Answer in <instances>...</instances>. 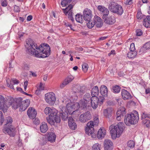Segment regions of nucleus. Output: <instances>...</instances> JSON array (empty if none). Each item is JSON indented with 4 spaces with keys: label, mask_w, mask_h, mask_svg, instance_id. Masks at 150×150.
I'll use <instances>...</instances> for the list:
<instances>
[{
    "label": "nucleus",
    "mask_w": 150,
    "mask_h": 150,
    "mask_svg": "<svg viewBox=\"0 0 150 150\" xmlns=\"http://www.w3.org/2000/svg\"><path fill=\"white\" fill-rule=\"evenodd\" d=\"M72 0H62L61 2V5L63 7L67 6L69 4Z\"/></svg>",
    "instance_id": "40"
},
{
    "label": "nucleus",
    "mask_w": 150,
    "mask_h": 150,
    "mask_svg": "<svg viewBox=\"0 0 150 150\" xmlns=\"http://www.w3.org/2000/svg\"><path fill=\"white\" fill-rule=\"evenodd\" d=\"M121 95L123 99L124 100L130 99L132 98V96L130 93L125 89L122 90Z\"/></svg>",
    "instance_id": "26"
},
{
    "label": "nucleus",
    "mask_w": 150,
    "mask_h": 150,
    "mask_svg": "<svg viewBox=\"0 0 150 150\" xmlns=\"http://www.w3.org/2000/svg\"><path fill=\"white\" fill-rule=\"evenodd\" d=\"M67 85V84L65 81H64L63 82L60 84V87L61 88H63Z\"/></svg>",
    "instance_id": "61"
},
{
    "label": "nucleus",
    "mask_w": 150,
    "mask_h": 150,
    "mask_svg": "<svg viewBox=\"0 0 150 150\" xmlns=\"http://www.w3.org/2000/svg\"><path fill=\"white\" fill-rule=\"evenodd\" d=\"M112 109L111 108H108L105 110L103 111L104 116L106 117H110L112 116Z\"/></svg>",
    "instance_id": "30"
},
{
    "label": "nucleus",
    "mask_w": 150,
    "mask_h": 150,
    "mask_svg": "<svg viewBox=\"0 0 150 150\" xmlns=\"http://www.w3.org/2000/svg\"><path fill=\"white\" fill-rule=\"evenodd\" d=\"M4 121L3 114L1 111H0V125H2Z\"/></svg>",
    "instance_id": "52"
},
{
    "label": "nucleus",
    "mask_w": 150,
    "mask_h": 150,
    "mask_svg": "<svg viewBox=\"0 0 150 150\" xmlns=\"http://www.w3.org/2000/svg\"><path fill=\"white\" fill-rule=\"evenodd\" d=\"M135 49V48L134 44L133 43H131L130 45V51H134Z\"/></svg>",
    "instance_id": "54"
},
{
    "label": "nucleus",
    "mask_w": 150,
    "mask_h": 150,
    "mask_svg": "<svg viewBox=\"0 0 150 150\" xmlns=\"http://www.w3.org/2000/svg\"><path fill=\"white\" fill-rule=\"evenodd\" d=\"M47 122L50 125H54L57 123H59L61 121L60 117L56 115L55 116H49L46 117Z\"/></svg>",
    "instance_id": "8"
},
{
    "label": "nucleus",
    "mask_w": 150,
    "mask_h": 150,
    "mask_svg": "<svg viewBox=\"0 0 150 150\" xmlns=\"http://www.w3.org/2000/svg\"><path fill=\"white\" fill-rule=\"evenodd\" d=\"M34 123L36 125H38L39 124L40 121L38 119L36 118L33 121Z\"/></svg>",
    "instance_id": "59"
},
{
    "label": "nucleus",
    "mask_w": 150,
    "mask_h": 150,
    "mask_svg": "<svg viewBox=\"0 0 150 150\" xmlns=\"http://www.w3.org/2000/svg\"><path fill=\"white\" fill-rule=\"evenodd\" d=\"M23 99L21 98H17L15 100L13 97L7 96L6 98L5 108L8 107L11 105L13 108L16 109L18 108V106L19 105L18 103H19Z\"/></svg>",
    "instance_id": "6"
},
{
    "label": "nucleus",
    "mask_w": 150,
    "mask_h": 150,
    "mask_svg": "<svg viewBox=\"0 0 150 150\" xmlns=\"http://www.w3.org/2000/svg\"><path fill=\"white\" fill-rule=\"evenodd\" d=\"M91 118V116L89 111L85 112L81 114L79 116V120L82 123H85L90 120Z\"/></svg>",
    "instance_id": "13"
},
{
    "label": "nucleus",
    "mask_w": 150,
    "mask_h": 150,
    "mask_svg": "<svg viewBox=\"0 0 150 150\" xmlns=\"http://www.w3.org/2000/svg\"><path fill=\"white\" fill-rule=\"evenodd\" d=\"M14 10L16 12H18L20 11V8L19 6L15 5L14 7Z\"/></svg>",
    "instance_id": "60"
},
{
    "label": "nucleus",
    "mask_w": 150,
    "mask_h": 150,
    "mask_svg": "<svg viewBox=\"0 0 150 150\" xmlns=\"http://www.w3.org/2000/svg\"><path fill=\"white\" fill-rule=\"evenodd\" d=\"M106 131L103 128H100L98 131L97 137L99 139L104 137L105 135Z\"/></svg>",
    "instance_id": "29"
},
{
    "label": "nucleus",
    "mask_w": 150,
    "mask_h": 150,
    "mask_svg": "<svg viewBox=\"0 0 150 150\" xmlns=\"http://www.w3.org/2000/svg\"><path fill=\"white\" fill-rule=\"evenodd\" d=\"M30 103V101L28 99H27L22 101V100L19 104V106L18 108L20 107V109L23 111H24L29 106Z\"/></svg>",
    "instance_id": "18"
},
{
    "label": "nucleus",
    "mask_w": 150,
    "mask_h": 150,
    "mask_svg": "<svg viewBox=\"0 0 150 150\" xmlns=\"http://www.w3.org/2000/svg\"><path fill=\"white\" fill-rule=\"evenodd\" d=\"M113 144L112 141L109 139H106L104 142V147L105 150H112Z\"/></svg>",
    "instance_id": "21"
},
{
    "label": "nucleus",
    "mask_w": 150,
    "mask_h": 150,
    "mask_svg": "<svg viewBox=\"0 0 150 150\" xmlns=\"http://www.w3.org/2000/svg\"><path fill=\"white\" fill-rule=\"evenodd\" d=\"M142 123L146 125L147 127H150V120L147 119H144L142 120Z\"/></svg>",
    "instance_id": "50"
},
{
    "label": "nucleus",
    "mask_w": 150,
    "mask_h": 150,
    "mask_svg": "<svg viewBox=\"0 0 150 150\" xmlns=\"http://www.w3.org/2000/svg\"><path fill=\"white\" fill-rule=\"evenodd\" d=\"M103 19L105 23L109 25L113 24L116 21L115 18L113 15H107Z\"/></svg>",
    "instance_id": "19"
},
{
    "label": "nucleus",
    "mask_w": 150,
    "mask_h": 150,
    "mask_svg": "<svg viewBox=\"0 0 150 150\" xmlns=\"http://www.w3.org/2000/svg\"><path fill=\"white\" fill-rule=\"evenodd\" d=\"M146 118L150 119V115L144 112H142L141 114V119L143 120L146 119Z\"/></svg>",
    "instance_id": "45"
},
{
    "label": "nucleus",
    "mask_w": 150,
    "mask_h": 150,
    "mask_svg": "<svg viewBox=\"0 0 150 150\" xmlns=\"http://www.w3.org/2000/svg\"><path fill=\"white\" fill-rule=\"evenodd\" d=\"M150 16H147L146 18L144 19L143 22V24L144 26L146 28L150 27Z\"/></svg>",
    "instance_id": "34"
},
{
    "label": "nucleus",
    "mask_w": 150,
    "mask_h": 150,
    "mask_svg": "<svg viewBox=\"0 0 150 150\" xmlns=\"http://www.w3.org/2000/svg\"><path fill=\"white\" fill-rule=\"evenodd\" d=\"M45 99L47 103L53 105L56 100L54 93L52 92H50L46 94L45 95Z\"/></svg>",
    "instance_id": "10"
},
{
    "label": "nucleus",
    "mask_w": 150,
    "mask_h": 150,
    "mask_svg": "<svg viewBox=\"0 0 150 150\" xmlns=\"http://www.w3.org/2000/svg\"><path fill=\"white\" fill-rule=\"evenodd\" d=\"M82 16L81 15L77 14L76 15L75 19L77 22L81 23H82Z\"/></svg>",
    "instance_id": "41"
},
{
    "label": "nucleus",
    "mask_w": 150,
    "mask_h": 150,
    "mask_svg": "<svg viewBox=\"0 0 150 150\" xmlns=\"http://www.w3.org/2000/svg\"><path fill=\"white\" fill-rule=\"evenodd\" d=\"M99 122L98 118L95 117L94 122L91 121L86 125L85 131L86 133L88 135H91L93 138H95L96 135L94 133V127L95 125H97Z\"/></svg>",
    "instance_id": "5"
},
{
    "label": "nucleus",
    "mask_w": 150,
    "mask_h": 150,
    "mask_svg": "<svg viewBox=\"0 0 150 150\" xmlns=\"http://www.w3.org/2000/svg\"><path fill=\"white\" fill-rule=\"evenodd\" d=\"M122 110H118L116 112V119L117 120H120L126 114L125 109L124 108H122Z\"/></svg>",
    "instance_id": "25"
},
{
    "label": "nucleus",
    "mask_w": 150,
    "mask_h": 150,
    "mask_svg": "<svg viewBox=\"0 0 150 150\" xmlns=\"http://www.w3.org/2000/svg\"><path fill=\"white\" fill-rule=\"evenodd\" d=\"M91 100L90 94L89 93H86L83 97V99L80 100V103L83 105V108H85L90 105V102Z\"/></svg>",
    "instance_id": "9"
},
{
    "label": "nucleus",
    "mask_w": 150,
    "mask_h": 150,
    "mask_svg": "<svg viewBox=\"0 0 150 150\" xmlns=\"http://www.w3.org/2000/svg\"><path fill=\"white\" fill-rule=\"evenodd\" d=\"M65 25L69 27L71 29H72L71 27H72V25L69 23L67 22L65 23Z\"/></svg>",
    "instance_id": "62"
},
{
    "label": "nucleus",
    "mask_w": 150,
    "mask_h": 150,
    "mask_svg": "<svg viewBox=\"0 0 150 150\" xmlns=\"http://www.w3.org/2000/svg\"><path fill=\"white\" fill-rule=\"evenodd\" d=\"M127 145L128 147L130 148H132L135 146V142L133 140H130L127 143Z\"/></svg>",
    "instance_id": "42"
},
{
    "label": "nucleus",
    "mask_w": 150,
    "mask_h": 150,
    "mask_svg": "<svg viewBox=\"0 0 150 150\" xmlns=\"http://www.w3.org/2000/svg\"><path fill=\"white\" fill-rule=\"evenodd\" d=\"M37 112L35 109L32 108H29L27 112V114L29 118L30 119H34L37 115Z\"/></svg>",
    "instance_id": "23"
},
{
    "label": "nucleus",
    "mask_w": 150,
    "mask_h": 150,
    "mask_svg": "<svg viewBox=\"0 0 150 150\" xmlns=\"http://www.w3.org/2000/svg\"><path fill=\"white\" fill-rule=\"evenodd\" d=\"M5 121L6 123L5 125H10L12 124L13 122L12 119L11 117L8 116L6 118Z\"/></svg>",
    "instance_id": "44"
},
{
    "label": "nucleus",
    "mask_w": 150,
    "mask_h": 150,
    "mask_svg": "<svg viewBox=\"0 0 150 150\" xmlns=\"http://www.w3.org/2000/svg\"><path fill=\"white\" fill-rule=\"evenodd\" d=\"M127 4L131 5L132 3V0H127L125 3Z\"/></svg>",
    "instance_id": "63"
},
{
    "label": "nucleus",
    "mask_w": 150,
    "mask_h": 150,
    "mask_svg": "<svg viewBox=\"0 0 150 150\" xmlns=\"http://www.w3.org/2000/svg\"><path fill=\"white\" fill-rule=\"evenodd\" d=\"M68 124L69 127L72 130H75L76 128V125L71 117H69L68 118Z\"/></svg>",
    "instance_id": "28"
},
{
    "label": "nucleus",
    "mask_w": 150,
    "mask_h": 150,
    "mask_svg": "<svg viewBox=\"0 0 150 150\" xmlns=\"http://www.w3.org/2000/svg\"><path fill=\"white\" fill-rule=\"evenodd\" d=\"M83 16L85 21L91 20L92 17L91 10L87 8L85 9L83 12Z\"/></svg>",
    "instance_id": "15"
},
{
    "label": "nucleus",
    "mask_w": 150,
    "mask_h": 150,
    "mask_svg": "<svg viewBox=\"0 0 150 150\" xmlns=\"http://www.w3.org/2000/svg\"><path fill=\"white\" fill-rule=\"evenodd\" d=\"M2 131L5 134H7L11 137H14L16 134L15 128L12 125H5L2 129Z\"/></svg>",
    "instance_id": "7"
},
{
    "label": "nucleus",
    "mask_w": 150,
    "mask_h": 150,
    "mask_svg": "<svg viewBox=\"0 0 150 150\" xmlns=\"http://www.w3.org/2000/svg\"><path fill=\"white\" fill-rule=\"evenodd\" d=\"M88 22L87 23V25L89 28H91L94 27L95 24L93 23V21H87Z\"/></svg>",
    "instance_id": "48"
},
{
    "label": "nucleus",
    "mask_w": 150,
    "mask_h": 150,
    "mask_svg": "<svg viewBox=\"0 0 150 150\" xmlns=\"http://www.w3.org/2000/svg\"><path fill=\"white\" fill-rule=\"evenodd\" d=\"M23 66L25 69L28 70L30 67V65L24 63Z\"/></svg>",
    "instance_id": "57"
},
{
    "label": "nucleus",
    "mask_w": 150,
    "mask_h": 150,
    "mask_svg": "<svg viewBox=\"0 0 150 150\" xmlns=\"http://www.w3.org/2000/svg\"><path fill=\"white\" fill-rule=\"evenodd\" d=\"M98 9L100 11V13L103 15V19L107 15H108L109 13L108 9L104 6L101 5H99L98 6Z\"/></svg>",
    "instance_id": "20"
},
{
    "label": "nucleus",
    "mask_w": 150,
    "mask_h": 150,
    "mask_svg": "<svg viewBox=\"0 0 150 150\" xmlns=\"http://www.w3.org/2000/svg\"><path fill=\"white\" fill-rule=\"evenodd\" d=\"M44 112L46 115H48L49 116H55L57 114V111L53 108H50L47 107L45 109Z\"/></svg>",
    "instance_id": "17"
},
{
    "label": "nucleus",
    "mask_w": 150,
    "mask_h": 150,
    "mask_svg": "<svg viewBox=\"0 0 150 150\" xmlns=\"http://www.w3.org/2000/svg\"><path fill=\"white\" fill-rule=\"evenodd\" d=\"M120 88L118 86L115 85L112 88L113 92L115 93H118L120 91Z\"/></svg>",
    "instance_id": "46"
},
{
    "label": "nucleus",
    "mask_w": 150,
    "mask_h": 150,
    "mask_svg": "<svg viewBox=\"0 0 150 150\" xmlns=\"http://www.w3.org/2000/svg\"><path fill=\"white\" fill-rule=\"evenodd\" d=\"M40 139V144L41 146H44L46 144L47 142L46 138L42 137Z\"/></svg>",
    "instance_id": "49"
},
{
    "label": "nucleus",
    "mask_w": 150,
    "mask_h": 150,
    "mask_svg": "<svg viewBox=\"0 0 150 150\" xmlns=\"http://www.w3.org/2000/svg\"><path fill=\"white\" fill-rule=\"evenodd\" d=\"M19 83V81L14 79H11L9 82L8 81H7V86L9 87L10 88L13 89H14V87L13 85L17 84Z\"/></svg>",
    "instance_id": "27"
},
{
    "label": "nucleus",
    "mask_w": 150,
    "mask_h": 150,
    "mask_svg": "<svg viewBox=\"0 0 150 150\" xmlns=\"http://www.w3.org/2000/svg\"><path fill=\"white\" fill-rule=\"evenodd\" d=\"M136 32V35L138 36H140L142 34V31L140 29L137 30Z\"/></svg>",
    "instance_id": "53"
},
{
    "label": "nucleus",
    "mask_w": 150,
    "mask_h": 150,
    "mask_svg": "<svg viewBox=\"0 0 150 150\" xmlns=\"http://www.w3.org/2000/svg\"><path fill=\"white\" fill-rule=\"evenodd\" d=\"M73 105H72V103H68L66 105V108L67 110V112L68 111L69 113L70 114H74V112L75 111L74 108L72 106Z\"/></svg>",
    "instance_id": "31"
},
{
    "label": "nucleus",
    "mask_w": 150,
    "mask_h": 150,
    "mask_svg": "<svg viewBox=\"0 0 150 150\" xmlns=\"http://www.w3.org/2000/svg\"><path fill=\"white\" fill-rule=\"evenodd\" d=\"M142 16V13L141 11H138L137 13V18H140V19H142V17H141Z\"/></svg>",
    "instance_id": "58"
},
{
    "label": "nucleus",
    "mask_w": 150,
    "mask_h": 150,
    "mask_svg": "<svg viewBox=\"0 0 150 150\" xmlns=\"http://www.w3.org/2000/svg\"><path fill=\"white\" fill-rule=\"evenodd\" d=\"M99 89L97 86H94L91 91V94L92 97L97 96L99 94Z\"/></svg>",
    "instance_id": "35"
},
{
    "label": "nucleus",
    "mask_w": 150,
    "mask_h": 150,
    "mask_svg": "<svg viewBox=\"0 0 150 150\" xmlns=\"http://www.w3.org/2000/svg\"><path fill=\"white\" fill-rule=\"evenodd\" d=\"M150 49V42H148L145 43L143 46V48L140 49V50L143 51L145 50Z\"/></svg>",
    "instance_id": "39"
},
{
    "label": "nucleus",
    "mask_w": 150,
    "mask_h": 150,
    "mask_svg": "<svg viewBox=\"0 0 150 150\" xmlns=\"http://www.w3.org/2000/svg\"><path fill=\"white\" fill-rule=\"evenodd\" d=\"M93 23L97 28H100L103 25V22L102 19L97 16H95L93 19Z\"/></svg>",
    "instance_id": "22"
},
{
    "label": "nucleus",
    "mask_w": 150,
    "mask_h": 150,
    "mask_svg": "<svg viewBox=\"0 0 150 150\" xmlns=\"http://www.w3.org/2000/svg\"><path fill=\"white\" fill-rule=\"evenodd\" d=\"M48 129V126L46 123L43 122L40 127V132L42 133H45Z\"/></svg>",
    "instance_id": "36"
},
{
    "label": "nucleus",
    "mask_w": 150,
    "mask_h": 150,
    "mask_svg": "<svg viewBox=\"0 0 150 150\" xmlns=\"http://www.w3.org/2000/svg\"><path fill=\"white\" fill-rule=\"evenodd\" d=\"M56 138V135L55 134L52 132H50L48 134L47 140L51 142L55 141Z\"/></svg>",
    "instance_id": "32"
},
{
    "label": "nucleus",
    "mask_w": 150,
    "mask_h": 150,
    "mask_svg": "<svg viewBox=\"0 0 150 150\" xmlns=\"http://www.w3.org/2000/svg\"><path fill=\"white\" fill-rule=\"evenodd\" d=\"M108 8L111 12L121 16L124 12L122 6L115 1H111L109 4Z\"/></svg>",
    "instance_id": "4"
},
{
    "label": "nucleus",
    "mask_w": 150,
    "mask_h": 150,
    "mask_svg": "<svg viewBox=\"0 0 150 150\" xmlns=\"http://www.w3.org/2000/svg\"><path fill=\"white\" fill-rule=\"evenodd\" d=\"M25 46L26 52L34 55L35 57L44 58L48 57L50 54V47L47 44L41 45L38 47L33 40L28 39Z\"/></svg>",
    "instance_id": "1"
},
{
    "label": "nucleus",
    "mask_w": 150,
    "mask_h": 150,
    "mask_svg": "<svg viewBox=\"0 0 150 150\" xmlns=\"http://www.w3.org/2000/svg\"><path fill=\"white\" fill-rule=\"evenodd\" d=\"M101 146V145L99 144H95L92 146V150H100Z\"/></svg>",
    "instance_id": "43"
},
{
    "label": "nucleus",
    "mask_w": 150,
    "mask_h": 150,
    "mask_svg": "<svg viewBox=\"0 0 150 150\" xmlns=\"http://www.w3.org/2000/svg\"><path fill=\"white\" fill-rule=\"evenodd\" d=\"M134 113L127 114L125 115L124 121L126 125L129 126L131 125L136 124L137 122L139 119L138 114L136 111H134Z\"/></svg>",
    "instance_id": "3"
},
{
    "label": "nucleus",
    "mask_w": 150,
    "mask_h": 150,
    "mask_svg": "<svg viewBox=\"0 0 150 150\" xmlns=\"http://www.w3.org/2000/svg\"><path fill=\"white\" fill-rule=\"evenodd\" d=\"M72 103V105H73L72 106H73V107L74 108L75 111L77 110L78 109L80 108L81 109L84 108H83V105L80 104V101H79V103Z\"/></svg>",
    "instance_id": "37"
},
{
    "label": "nucleus",
    "mask_w": 150,
    "mask_h": 150,
    "mask_svg": "<svg viewBox=\"0 0 150 150\" xmlns=\"http://www.w3.org/2000/svg\"><path fill=\"white\" fill-rule=\"evenodd\" d=\"M61 110L59 111V116L64 121L66 120L68 118V114L64 107L60 106Z\"/></svg>",
    "instance_id": "16"
},
{
    "label": "nucleus",
    "mask_w": 150,
    "mask_h": 150,
    "mask_svg": "<svg viewBox=\"0 0 150 150\" xmlns=\"http://www.w3.org/2000/svg\"><path fill=\"white\" fill-rule=\"evenodd\" d=\"M109 129L112 138L113 139L119 137L123 131V126L120 122L116 125H112L110 127Z\"/></svg>",
    "instance_id": "2"
},
{
    "label": "nucleus",
    "mask_w": 150,
    "mask_h": 150,
    "mask_svg": "<svg viewBox=\"0 0 150 150\" xmlns=\"http://www.w3.org/2000/svg\"><path fill=\"white\" fill-rule=\"evenodd\" d=\"M100 93L103 96H106L108 94V89L106 86L104 85L101 86L100 88Z\"/></svg>",
    "instance_id": "33"
},
{
    "label": "nucleus",
    "mask_w": 150,
    "mask_h": 150,
    "mask_svg": "<svg viewBox=\"0 0 150 150\" xmlns=\"http://www.w3.org/2000/svg\"><path fill=\"white\" fill-rule=\"evenodd\" d=\"M73 5L71 4H70L65 9H63L62 10L63 12L65 14H67L69 13L68 18L71 20L72 22L74 21V20L72 15V11L71 9L73 8Z\"/></svg>",
    "instance_id": "14"
},
{
    "label": "nucleus",
    "mask_w": 150,
    "mask_h": 150,
    "mask_svg": "<svg viewBox=\"0 0 150 150\" xmlns=\"http://www.w3.org/2000/svg\"><path fill=\"white\" fill-rule=\"evenodd\" d=\"M137 53L135 51H130L127 54V57L129 58H132L135 57L136 56Z\"/></svg>",
    "instance_id": "38"
},
{
    "label": "nucleus",
    "mask_w": 150,
    "mask_h": 150,
    "mask_svg": "<svg viewBox=\"0 0 150 150\" xmlns=\"http://www.w3.org/2000/svg\"><path fill=\"white\" fill-rule=\"evenodd\" d=\"M86 87L85 86H76L73 88L72 93L75 96V99H77V96L83 94L85 92Z\"/></svg>",
    "instance_id": "11"
},
{
    "label": "nucleus",
    "mask_w": 150,
    "mask_h": 150,
    "mask_svg": "<svg viewBox=\"0 0 150 150\" xmlns=\"http://www.w3.org/2000/svg\"><path fill=\"white\" fill-rule=\"evenodd\" d=\"M6 98L3 96L0 95V109L5 112L6 111V109L5 108V102Z\"/></svg>",
    "instance_id": "24"
},
{
    "label": "nucleus",
    "mask_w": 150,
    "mask_h": 150,
    "mask_svg": "<svg viewBox=\"0 0 150 150\" xmlns=\"http://www.w3.org/2000/svg\"><path fill=\"white\" fill-rule=\"evenodd\" d=\"M32 18H33V17L32 16H31V15L27 17V20L28 21H31L32 20Z\"/></svg>",
    "instance_id": "64"
},
{
    "label": "nucleus",
    "mask_w": 150,
    "mask_h": 150,
    "mask_svg": "<svg viewBox=\"0 0 150 150\" xmlns=\"http://www.w3.org/2000/svg\"><path fill=\"white\" fill-rule=\"evenodd\" d=\"M82 68L83 71L84 72H86L88 70V66L86 63H84L82 65Z\"/></svg>",
    "instance_id": "51"
},
{
    "label": "nucleus",
    "mask_w": 150,
    "mask_h": 150,
    "mask_svg": "<svg viewBox=\"0 0 150 150\" xmlns=\"http://www.w3.org/2000/svg\"><path fill=\"white\" fill-rule=\"evenodd\" d=\"M104 99V98L102 96L100 97L99 98H98L97 96L92 97L90 104H91V107L93 109H95L98 106V102L100 101L102 103Z\"/></svg>",
    "instance_id": "12"
},
{
    "label": "nucleus",
    "mask_w": 150,
    "mask_h": 150,
    "mask_svg": "<svg viewBox=\"0 0 150 150\" xmlns=\"http://www.w3.org/2000/svg\"><path fill=\"white\" fill-rule=\"evenodd\" d=\"M1 5L2 6L5 7L7 6V3L6 0H1Z\"/></svg>",
    "instance_id": "55"
},
{
    "label": "nucleus",
    "mask_w": 150,
    "mask_h": 150,
    "mask_svg": "<svg viewBox=\"0 0 150 150\" xmlns=\"http://www.w3.org/2000/svg\"><path fill=\"white\" fill-rule=\"evenodd\" d=\"M74 79V77L72 76H69L66 78L64 81L68 84L70 82Z\"/></svg>",
    "instance_id": "47"
},
{
    "label": "nucleus",
    "mask_w": 150,
    "mask_h": 150,
    "mask_svg": "<svg viewBox=\"0 0 150 150\" xmlns=\"http://www.w3.org/2000/svg\"><path fill=\"white\" fill-rule=\"evenodd\" d=\"M43 90V89L42 88H40V89L38 88L35 91V93L37 95H39L41 91Z\"/></svg>",
    "instance_id": "56"
}]
</instances>
